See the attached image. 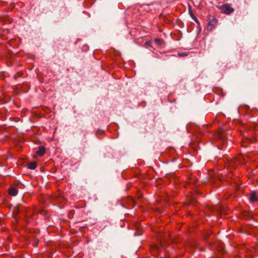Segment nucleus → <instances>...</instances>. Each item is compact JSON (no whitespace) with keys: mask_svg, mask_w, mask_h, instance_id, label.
Here are the masks:
<instances>
[{"mask_svg":"<svg viewBox=\"0 0 258 258\" xmlns=\"http://www.w3.org/2000/svg\"><path fill=\"white\" fill-rule=\"evenodd\" d=\"M242 156L240 155L237 157L231 159L230 161L228 163L229 166L235 168L237 165L242 164Z\"/></svg>","mask_w":258,"mask_h":258,"instance_id":"obj_1","label":"nucleus"},{"mask_svg":"<svg viewBox=\"0 0 258 258\" xmlns=\"http://www.w3.org/2000/svg\"><path fill=\"white\" fill-rule=\"evenodd\" d=\"M220 10L222 13L227 15L230 14L234 11L233 8L228 4L222 5L220 7Z\"/></svg>","mask_w":258,"mask_h":258,"instance_id":"obj_2","label":"nucleus"},{"mask_svg":"<svg viewBox=\"0 0 258 258\" xmlns=\"http://www.w3.org/2000/svg\"><path fill=\"white\" fill-rule=\"evenodd\" d=\"M217 20L216 18H213L210 20L208 24L207 28L209 30H212L214 29L217 24Z\"/></svg>","mask_w":258,"mask_h":258,"instance_id":"obj_3","label":"nucleus"},{"mask_svg":"<svg viewBox=\"0 0 258 258\" xmlns=\"http://www.w3.org/2000/svg\"><path fill=\"white\" fill-rule=\"evenodd\" d=\"M249 200L252 203L258 201V195L255 191H253L251 192Z\"/></svg>","mask_w":258,"mask_h":258,"instance_id":"obj_4","label":"nucleus"},{"mask_svg":"<svg viewBox=\"0 0 258 258\" xmlns=\"http://www.w3.org/2000/svg\"><path fill=\"white\" fill-rule=\"evenodd\" d=\"M45 152V149L43 146H39L38 148V150L36 152L37 155L39 156H42Z\"/></svg>","mask_w":258,"mask_h":258,"instance_id":"obj_5","label":"nucleus"},{"mask_svg":"<svg viewBox=\"0 0 258 258\" xmlns=\"http://www.w3.org/2000/svg\"><path fill=\"white\" fill-rule=\"evenodd\" d=\"M9 194L12 196H15L18 194V190L14 187H11L9 190Z\"/></svg>","mask_w":258,"mask_h":258,"instance_id":"obj_6","label":"nucleus"},{"mask_svg":"<svg viewBox=\"0 0 258 258\" xmlns=\"http://www.w3.org/2000/svg\"><path fill=\"white\" fill-rule=\"evenodd\" d=\"M36 163L35 162H31L28 165V168L30 169H35L36 168Z\"/></svg>","mask_w":258,"mask_h":258,"instance_id":"obj_7","label":"nucleus"},{"mask_svg":"<svg viewBox=\"0 0 258 258\" xmlns=\"http://www.w3.org/2000/svg\"><path fill=\"white\" fill-rule=\"evenodd\" d=\"M155 42L159 45H161L164 43V40L160 38H156L154 40Z\"/></svg>","mask_w":258,"mask_h":258,"instance_id":"obj_8","label":"nucleus"},{"mask_svg":"<svg viewBox=\"0 0 258 258\" xmlns=\"http://www.w3.org/2000/svg\"><path fill=\"white\" fill-rule=\"evenodd\" d=\"M22 75V73L21 72L17 73L16 74H15L14 76V78L15 79H17L18 77L21 76Z\"/></svg>","mask_w":258,"mask_h":258,"instance_id":"obj_9","label":"nucleus"},{"mask_svg":"<svg viewBox=\"0 0 258 258\" xmlns=\"http://www.w3.org/2000/svg\"><path fill=\"white\" fill-rule=\"evenodd\" d=\"M178 54L180 56H185L187 55V54L185 52H183V53H179Z\"/></svg>","mask_w":258,"mask_h":258,"instance_id":"obj_10","label":"nucleus"},{"mask_svg":"<svg viewBox=\"0 0 258 258\" xmlns=\"http://www.w3.org/2000/svg\"><path fill=\"white\" fill-rule=\"evenodd\" d=\"M191 16L195 20L196 22H198V19L196 18V17L194 16H192L191 15Z\"/></svg>","mask_w":258,"mask_h":258,"instance_id":"obj_11","label":"nucleus"},{"mask_svg":"<svg viewBox=\"0 0 258 258\" xmlns=\"http://www.w3.org/2000/svg\"><path fill=\"white\" fill-rule=\"evenodd\" d=\"M218 137H219V138H220V139L222 138V136H221V135H218Z\"/></svg>","mask_w":258,"mask_h":258,"instance_id":"obj_12","label":"nucleus"}]
</instances>
